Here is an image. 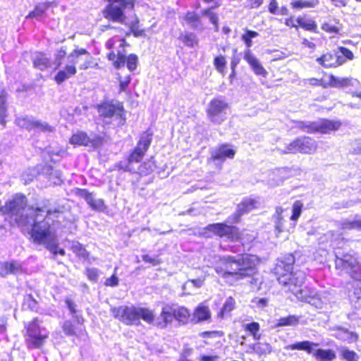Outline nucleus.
Segmentation results:
<instances>
[{"label":"nucleus","instance_id":"f257e3e1","mask_svg":"<svg viewBox=\"0 0 361 361\" xmlns=\"http://www.w3.org/2000/svg\"><path fill=\"white\" fill-rule=\"evenodd\" d=\"M26 200L22 195H16L8 200L0 209L10 215L11 221L19 227L32 226L31 238L33 242L44 245L54 256L65 255L63 249H59L55 233L51 228L49 216L51 210L44 211L40 208H29L25 210Z\"/></svg>","mask_w":361,"mask_h":361},{"label":"nucleus","instance_id":"f03ea898","mask_svg":"<svg viewBox=\"0 0 361 361\" xmlns=\"http://www.w3.org/2000/svg\"><path fill=\"white\" fill-rule=\"evenodd\" d=\"M258 263L255 255L244 254L238 258L224 256L215 265V271L225 282L233 286L240 280L248 276L250 271Z\"/></svg>","mask_w":361,"mask_h":361},{"label":"nucleus","instance_id":"7ed1b4c3","mask_svg":"<svg viewBox=\"0 0 361 361\" xmlns=\"http://www.w3.org/2000/svg\"><path fill=\"white\" fill-rule=\"evenodd\" d=\"M68 63L54 77L57 84H61L75 75L77 73L75 65L79 63V68L86 70L92 65V57L85 49H76L67 56Z\"/></svg>","mask_w":361,"mask_h":361},{"label":"nucleus","instance_id":"20e7f679","mask_svg":"<svg viewBox=\"0 0 361 361\" xmlns=\"http://www.w3.org/2000/svg\"><path fill=\"white\" fill-rule=\"evenodd\" d=\"M113 316L127 325H138L140 320L152 324L154 320L153 312L147 308L135 306H120L111 309Z\"/></svg>","mask_w":361,"mask_h":361},{"label":"nucleus","instance_id":"39448f33","mask_svg":"<svg viewBox=\"0 0 361 361\" xmlns=\"http://www.w3.org/2000/svg\"><path fill=\"white\" fill-rule=\"evenodd\" d=\"M126 40L120 37H114L106 42V47L111 51L108 54V59L114 61V66L119 68L127 63V67L130 71L137 68V56L135 54H130L126 57L124 47Z\"/></svg>","mask_w":361,"mask_h":361},{"label":"nucleus","instance_id":"423d86ee","mask_svg":"<svg viewBox=\"0 0 361 361\" xmlns=\"http://www.w3.org/2000/svg\"><path fill=\"white\" fill-rule=\"evenodd\" d=\"M288 263L284 266L286 273L278 276L277 280L280 284L287 286L288 290L296 296L298 292L304 289L302 286L305 283L306 275L304 271L300 270L289 273V271L292 269L291 264L294 261V257L291 255L288 258Z\"/></svg>","mask_w":361,"mask_h":361},{"label":"nucleus","instance_id":"0eeeda50","mask_svg":"<svg viewBox=\"0 0 361 361\" xmlns=\"http://www.w3.org/2000/svg\"><path fill=\"white\" fill-rule=\"evenodd\" d=\"M295 127L307 133L329 134L338 130L341 126L338 121L319 119L315 121H296Z\"/></svg>","mask_w":361,"mask_h":361},{"label":"nucleus","instance_id":"6e6552de","mask_svg":"<svg viewBox=\"0 0 361 361\" xmlns=\"http://www.w3.org/2000/svg\"><path fill=\"white\" fill-rule=\"evenodd\" d=\"M336 267L345 271L352 278L361 281V266L357 258L348 253H343L340 250L335 251Z\"/></svg>","mask_w":361,"mask_h":361},{"label":"nucleus","instance_id":"1a4fd4ad","mask_svg":"<svg viewBox=\"0 0 361 361\" xmlns=\"http://www.w3.org/2000/svg\"><path fill=\"white\" fill-rule=\"evenodd\" d=\"M25 341L30 348H39L49 337V332L44 328H41L37 319H33L27 326Z\"/></svg>","mask_w":361,"mask_h":361},{"label":"nucleus","instance_id":"9d476101","mask_svg":"<svg viewBox=\"0 0 361 361\" xmlns=\"http://www.w3.org/2000/svg\"><path fill=\"white\" fill-rule=\"evenodd\" d=\"M109 4L104 11V16L106 18L115 22L123 23L125 17L123 10L133 8V0H109Z\"/></svg>","mask_w":361,"mask_h":361},{"label":"nucleus","instance_id":"9b49d317","mask_svg":"<svg viewBox=\"0 0 361 361\" xmlns=\"http://www.w3.org/2000/svg\"><path fill=\"white\" fill-rule=\"evenodd\" d=\"M229 106L222 98L216 97L212 99L207 108V116L210 121L215 124H221L228 115Z\"/></svg>","mask_w":361,"mask_h":361},{"label":"nucleus","instance_id":"f8f14e48","mask_svg":"<svg viewBox=\"0 0 361 361\" xmlns=\"http://www.w3.org/2000/svg\"><path fill=\"white\" fill-rule=\"evenodd\" d=\"M296 298L317 309L325 307L329 302V299L325 293H318L316 290L307 287H304V289L298 292Z\"/></svg>","mask_w":361,"mask_h":361},{"label":"nucleus","instance_id":"ddd939ff","mask_svg":"<svg viewBox=\"0 0 361 361\" xmlns=\"http://www.w3.org/2000/svg\"><path fill=\"white\" fill-rule=\"evenodd\" d=\"M317 147V142L310 137H300L290 142L286 147V153L312 154Z\"/></svg>","mask_w":361,"mask_h":361},{"label":"nucleus","instance_id":"4468645a","mask_svg":"<svg viewBox=\"0 0 361 361\" xmlns=\"http://www.w3.org/2000/svg\"><path fill=\"white\" fill-rule=\"evenodd\" d=\"M258 35L257 32L254 31H247L243 35L242 39L245 43L247 50L245 53L244 59L252 67V70L257 75H266L267 72L262 66L259 61L252 54L250 47L252 46V39Z\"/></svg>","mask_w":361,"mask_h":361},{"label":"nucleus","instance_id":"2eb2a0df","mask_svg":"<svg viewBox=\"0 0 361 361\" xmlns=\"http://www.w3.org/2000/svg\"><path fill=\"white\" fill-rule=\"evenodd\" d=\"M98 112L100 116L104 118H112L113 121H116V125L118 126L124 125L126 122L124 109L121 106L104 103L99 106Z\"/></svg>","mask_w":361,"mask_h":361},{"label":"nucleus","instance_id":"dca6fc26","mask_svg":"<svg viewBox=\"0 0 361 361\" xmlns=\"http://www.w3.org/2000/svg\"><path fill=\"white\" fill-rule=\"evenodd\" d=\"M207 230L213 232L220 237H225L231 240L240 239V233L235 226H228L225 224H213L207 226Z\"/></svg>","mask_w":361,"mask_h":361},{"label":"nucleus","instance_id":"f3484780","mask_svg":"<svg viewBox=\"0 0 361 361\" xmlns=\"http://www.w3.org/2000/svg\"><path fill=\"white\" fill-rule=\"evenodd\" d=\"M151 141L152 135L148 133H145L141 135L137 147L128 158L129 164L133 162L138 163L142 160L151 144Z\"/></svg>","mask_w":361,"mask_h":361},{"label":"nucleus","instance_id":"a211bd4d","mask_svg":"<svg viewBox=\"0 0 361 361\" xmlns=\"http://www.w3.org/2000/svg\"><path fill=\"white\" fill-rule=\"evenodd\" d=\"M331 336L336 339L347 343H353L358 341L359 336L355 332L341 326H335L331 328Z\"/></svg>","mask_w":361,"mask_h":361},{"label":"nucleus","instance_id":"6ab92c4d","mask_svg":"<svg viewBox=\"0 0 361 361\" xmlns=\"http://www.w3.org/2000/svg\"><path fill=\"white\" fill-rule=\"evenodd\" d=\"M316 61L319 65L326 68H336L345 62V59L342 56H339V54L336 51L323 54L321 57L317 58Z\"/></svg>","mask_w":361,"mask_h":361},{"label":"nucleus","instance_id":"aec40b11","mask_svg":"<svg viewBox=\"0 0 361 361\" xmlns=\"http://www.w3.org/2000/svg\"><path fill=\"white\" fill-rule=\"evenodd\" d=\"M173 319H175L173 305H165L161 309L159 317L156 320V325L161 329L166 328Z\"/></svg>","mask_w":361,"mask_h":361},{"label":"nucleus","instance_id":"412c9836","mask_svg":"<svg viewBox=\"0 0 361 361\" xmlns=\"http://www.w3.org/2000/svg\"><path fill=\"white\" fill-rule=\"evenodd\" d=\"M235 154V151L230 148L228 145H222L212 152L211 157L208 161H224L226 158L233 159Z\"/></svg>","mask_w":361,"mask_h":361},{"label":"nucleus","instance_id":"4be33fe9","mask_svg":"<svg viewBox=\"0 0 361 361\" xmlns=\"http://www.w3.org/2000/svg\"><path fill=\"white\" fill-rule=\"evenodd\" d=\"M282 212L283 209L281 207H277L276 209L277 217L275 221V232L276 238H279L280 235H281V238L283 240H286L288 238V233L290 232V231L289 229L286 228V227L284 225L285 221L281 216Z\"/></svg>","mask_w":361,"mask_h":361},{"label":"nucleus","instance_id":"5701e85b","mask_svg":"<svg viewBox=\"0 0 361 361\" xmlns=\"http://www.w3.org/2000/svg\"><path fill=\"white\" fill-rule=\"evenodd\" d=\"M259 202L255 199L246 198L243 200L238 205L237 209V217H235V222L238 221L239 217L245 213L249 212L252 209L257 208L259 205Z\"/></svg>","mask_w":361,"mask_h":361},{"label":"nucleus","instance_id":"b1692460","mask_svg":"<svg viewBox=\"0 0 361 361\" xmlns=\"http://www.w3.org/2000/svg\"><path fill=\"white\" fill-rule=\"evenodd\" d=\"M22 271V266L17 262H6L0 264V275L3 277L9 274H17Z\"/></svg>","mask_w":361,"mask_h":361},{"label":"nucleus","instance_id":"393cba45","mask_svg":"<svg viewBox=\"0 0 361 361\" xmlns=\"http://www.w3.org/2000/svg\"><path fill=\"white\" fill-rule=\"evenodd\" d=\"M57 6L58 3L56 1L39 3L35 6L34 11H31L26 16V18H36L39 20L49 7Z\"/></svg>","mask_w":361,"mask_h":361},{"label":"nucleus","instance_id":"a878e982","mask_svg":"<svg viewBox=\"0 0 361 361\" xmlns=\"http://www.w3.org/2000/svg\"><path fill=\"white\" fill-rule=\"evenodd\" d=\"M95 142L94 140L91 139L85 133L82 131L74 133L70 139L71 144L77 145L94 146Z\"/></svg>","mask_w":361,"mask_h":361},{"label":"nucleus","instance_id":"bb28decb","mask_svg":"<svg viewBox=\"0 0 361 361\" xmlns=\"http://www.w3.org/2000/svg\"><path fill=\"white\" fill-rule=\"evenodd\" d=\"M348 298L351 306L356 309L361 308V287L355 286L348 291Z\"/></svg>","mask_w":361,"mask_h":361},{"label":"nucleus","instance_id":"cd10ccee","mask_svg":"<svg viewBox=\"0 0 361 361\" xmlns=\"http://www.w3.org/2000/svg\"><path fill=\"white\" fill-rule=\"evenodd\" d=\"M312 355L319 361H333L336 357L335 352L331 349L314 350Z\"/></svg>","mask_w":361,"mask_h":361},{"label":"nucleus","instance_id":"c85d7f7f","mask_svg":"<svg viewBox=\"0 0 361 361\" xmlns=\"http://www.w3.org/2000/svg\"><path fill=\"white\" fill-rule=\"evenodd\" d=\"M319 346V343H313L309 341H305L301 342H297L295 343H293L289 345L287 347L288 350H305L309 354H312L314 349L313 347Z\"/></svg>","mask_w":361,"mask_h":361},{"label":"nucleus","instance_id":"c756f323","mask_svg":"<svg viewBox=\"0 0 361 361\" xmlns=\"http://www.w3.org/2000/svg\"><path fill=\"white\" fill-rule=\"evenodd\" d=\"M210 317L211 313L208 307L200 304L195 308L192 319L196 322H200L209 319Z\"/></svg>","mask_w":361,"mask_h":361},{"label":"nucleus","instance_id":"7c9ffc66","mask_svg":"<svg viewBox=\"0 0 361 361\" xmlns=\"http://www.w3.org/2000/svg\"><path fill=\"white\" fill-rule=\"evenodd\" d=\"M319 4V0H291L290 2L292 8L297 10L313 8L317 7Z\"/></svg>","mask_w":361,"mask_h":361},{"label":"nucleus","instance_id":"2f4dec72","mask_svg":"<svg viewBox=\"0 0 361 361\" xmlns=\"http://www.w3.org/2000/svg\"><path fill=\"white\" fill-rule=\"evenodd\" d=\"M173 310L176 320L182 324L188 322L190 312L186 307L173 305Z\"/></svg>","mask_w":361,"mask_h":361},{"label":"nucleus","instance_id":"473e14b6","mask_svg":"<svg viewBox=\"0 0 361 361\" xmlns=\"http://www.w3.org/2000/svg\"><path fill=\"white\" fill-rule=\"evenodd\" d=\"M33 65L35 68L44 71L50 66L51 62L44 54L37 53L33 57Z\"/></svg>","mask_w":361,"mask_h":361},{"label":"nucleus","instance_id":"72a5a7b5","mask_svg":"<svg viewBox=\"0 0 361 361\" xmlns=\"http://www.w3.org/2000/svg\"><path fill=\"white\" fill-rule=\"evenodd\" d=\"M272 173L274 176V179L276 178V185H279L285 179L293 176L292 170L287 167L276 169L272 171Z\"/></svg>","mask_w":361,"mask_h":361},{"label":"nucleus","instance_id":"f704fd0d","mask_svg":"<svg viewBox=\"0 0 361 361\" xmlns=\"http://www.w3.org/2000/svg\"><path fill=\"white\" fill-rule=\"evenodd\" d=\"M179 39L181 40L185 46L189 47H194L198 44V39L196 35L192 32L182 33L179 37Z\"/></svg>","mask_w":361,"mask_h":361},{"label":"nucleus","instance_id":"c9c22d12","mask_svg":"<svg viewBox=\"0 0 361 361\" xmlns=\"http://www.w3.org/2000/svg\"><path fill=\"white\" fill-rule=\"evenodd\" d=\"M35 120V119L33 118L26 116L16 118V123L22 128H25L27 130H32L34 129Z\"/></svg>","mask_w":361,"mask_h":361},{"label":"nucleus","instance_id":"e433bc0d","mask_svg":"<svg viewBox=\"0 0 361 361\" xmlns=\"http://www.w3.org/2000/svg\"><path fill=\"white\" fill-rule=\"evenodd\" d=\"M299 322V318L295 315H290L286 317H281L277 320L276 326H295Z\"/></svg>","mask_w":361,"mask_h":361},{"label":"nucleus","instance_id":"4c0bfd02","mask_svg":"<svg viewBox=\"0 0 361 361\" xmlns=\"http://www.w3.org/2000/svg\"><path fill=\"white\" fill-rule=\"evenodd\" d=\"M128 25L131 32H133L135 37H145V30L140 28L139 26V19L137 16L135 17V19L130 23H128Z\"/></svg>","mask_w":361,"mask_h":361},{"label":"nucleus","instance_id":"58836bf2","mask_svg":"<svg viewBox=\"0 0 361 361\" xmlns=\"http://www.w3.org/2000/svg\"><path fill=\"white\" fill-rule=\"evenodd\" d=\"M298 25L304 28L306 30L312 31L317 28V25L314 21L312 20H307L305 18H298L296 20Z\"/></svg>","mask_w":361,"mask_h":361},{"label":"nucleus","instance_id":"ea45409f","mask_svg":"<svg viewBox=\"0 0 361 361\" xmlns=\"http://www.w3.org/2000/svg\"><path fill=\"white\" fill-rule=\"evenodd\" d=\"M341 355L346 361H358L359 356L353 351L346 347H342L340 349Z\"/></svg>","mask_w":361,"mask_h":361},{"label":"nucleus","instance_id":"a19ab883","mask_svg":"<svg viewBox=\"0 0 361 361\" xmlns=\"http://www.w3.org/2000/svg\"><path fill=\"white\" fill-rule=\"evenodd\" d=\"M357 217L358 215H355L353 219H346L341 221L340 226L343 230H357Z\"/></svg>","mask_w":361,"mask_h":361},{"label":"nucleus","instance_id":"79ce46f5","mask_svg":"<svg viewBox=\"0 0 361 361\" xmlns=\"http://www.w3.org/2000/svg\"><path fill=\"white\" fill-rule=\"evenodd\" d=\"M54 127L51 126L47 123L44 121L35 120L33 130L49 133L54 131Z\"/></svg>","mask_w":361,"mask_h":361},{"label":"nucleus","instance_id":"37998d69","mask_svg":"<svg viewBox=\"0 0 361 361\" xmlns=\"http://www.w3.org/2000/svg\"><path fill=\"white\" fill-rule=\"evenodd\" d=\"M349 81L348 78H337L334 75H331L329 80L331 85L335 87L347 86L349 84Z\"/></svg>","mask_w":361,"mask_h":361},{"label":"nucleus","instance_id":"c03bdc74","mask_svg":"<svg viewBox=\"0 0 361 361\" xmlns=\"http://www.w3.org/2000/svg\"><path fill=\"white\" fill-rule=\"evenodd\" d=\"M303 207L302 203L300 201H296L293 203V209H292V215L290 216V220L293 221H296L300 217L302 212V208Z\"/></svg>","mask_w":361,"mask_h":361},{"label":"nucleus","instance_id":"a18cd8bd","mask_svg":"<svg viewBox=\"0 0 361 361\" xmlns=\"http://www.w3.org/2000/svg\"><path fill=\"white\" fill-rule=\"evenodd\" d=\"M245 329L248 331L255 340L259 339L260 336L258 334L259 325L257 322H252L245 325Z\"/></svg>","mask_w":361,"mask_h":361},{"label":"nucleus","instance_id":"49530a36","mask_svg":"<svg viewBox=\"0 0 361 361\" xmlns=\"http://www.w3.org/2000/svg\"><path fill=\"white\" fill-rule=\"evenodd\" d=\"M214 65L216 69L219 73H221V74H224L225 68H226V59L222 56H216L214 59Z\"/></svg>","mask_w":361,"mask_h":361},{"label":"nucleus","instance_id":"de8ad7c7","mask_svg":"<svg viewBox=\"0 0 361 361\" xmlns=\"http://www.w3.org/2000/svg\"><path fill=\"white\" fill-rule=\"evenodd\" d=\"M72 250L79 257L86 259L88 256V253L85 247H82L79 243H75L72 245Z\"/></svg>","mask_w":361,"mask_h":361},{"label":"nucleus","instance_id":"09e8293b","mask_svg":"<svg viewBox=\"0 0 361 361\" xmlns=\"http://www.w3.org/2000/svg\"><path fill=\"white\" fill-rule=\"evenodd\" d=\"M185 21L193 28L198 27L199 17L193 12H188L185 18Z\"/></svg>","mask_w":361,"mask_h":361},{"label":"nucleus","instance_id":"8fccbe9b","mask_svg":"<svg viewBox=\"0 0 361 361\" xmlns=\"http://www.w3.org/2000/svg\"><path fill=\"white\" fill-rule=\"evenodd\" d=\"M202 16H207L209 18L210 22L215 25L216 30H218V20L219 18L217 15L212 12L211 9H205L202 11Z\"/></svg>","mask_w":361,"mask_h":361},{"label":"nucleus","instance_id":"3c124183","mask_svg":"<svg viewBox=\"0 0 361 361\" xmlns=\"http://www.w3.org/2000/svg\"><path fill=\"white\" fill-rule=\"evenodd\" d=\"M235 304V302L233 298H231V297L228 298L223 306L222 310H221V314L224 315V314L229 313L231 310H233L234 309Z\"/></svg>","mask_w":361,"mask_h":361},{"label":"nucleus","instance_id":"603ef678","mask_svg":"<svg viewBox=\"0 0 361 361\" xmlns=\"http://www.w3.org/2000/svg\"><path fill=\"white\" fill-rule=\"evenodd\" d=\"M90 207L94 210H102L104 204L102 199H95L93 195L91 196V201L87 202Z\"/></svg>","mask_w":361,"mask_h":361},{"label":"nucleus","instance_id":"864d4df0","mask_svg":"<svg viewBox=\"0 0 361 361\" xmlns=\"http://www.w3.org/2000/svg\"><path fill=\"white\" fill-rule=\"evenodd\" d=\"M66 54V49L65 47H61L57 51L55 54V63L56 64V68H59L62 65V60L65 58Z\"/></svg>","mask_w":361,"mask_h":361},{"label":"nucleus","instance_id":"5fc2aeb1","mask_svg":"<svg viewBox=\"0 0 361 361\" xmlns=\"http://www.w3.org/2000/svg\"><path fill=\"white\" fill-rule=\"evenodd\" d=\"M154 169V164L151 161L144 162L138 169L139 173L147 175Z\"/></svg>","mask_w":361,"mask_h":361},{"label":"nucleus","instance_id":"6e6d98bb","mask_svg":"<svg viewBox=\"0 0 361 361\" xmlns=\"http://www.w3.org/2000/svg\"><path fill=\"white\" fill-rule=\"evenodd\" d=\"M252 306L258 309H262L268 305V300L264 298H255L252 301Z\"/></svg>","mask_w":361,"mask_h":361},{"label":"nucleus","instance_id":"4d7b16f0","mask_svg":"<svg viewBox=\"0 0 361 361\" xmlns=\"http://www.w3.org/2000/svg\"><path fill=\"white\" fill-rule=\"evenodd\" d=\"M338 50L341 52V54H339V56H342V57L343 59H344V57H345V59H350V60H352L353 59V56H354L353 54L348 49L343 47H340L338 48Z\"/></svg>","mask_w":361,"mask_h":361},{"label":"nucleus","instance_id":"13d9d810","mask_svg":"<svg viewBox=\"0 0 361 361\" xmlns=\"http://www.w3.org/2000/svg\"><path fill=\"white\" fill-rule=\"evenodd\" d=\"M87 276L91 281H97L99 276V271L95 268H91L87 269Z\"/></svg>","mask_w":361,"mask_h":361},{"label":"nucleus","instance_id":"bf43d9fd","mask_svg":"<svg viewBox=\"0 0 361 361\" xmlns=\"http://www.w3.org/2000/svg\"><path fill=\"white\" fill-rule=\"evenodd\" d=\"M63 331L68 336H72L75 334L73 327L70 322H66L63 326Z\"/></svg>","mask_w":361,"mask_h":361},{"label":"nucleus","instance_id":"052dcab7","mask_svg":"<svg viewBox=\"0 0 361 361\" xmlns=\"http://www.w3.org/2000/svg\"><path fill=\"white\" fill-rule=\"evenodd\" d=\"M78 195L83 198L86 202H90L91 201V196L92 195V193H90L87 190L81 189L79 190L78 192Z\"/></svg>","mask_w":361,"mask_h":361},{"label":"nucleus","instance_id":"680f3d73","mask_svg":"<svg viewBox=\"0 0 361 361\" xmlns=\"http://www.w3.org/2000/svg\"><path fill=\"white\" fill-rule=\"evenodd\" d=\"M118 283V279L115 274L108 278L105 281V285L107 286H116Z\"/></svg>","mask_w":361,"mask_h":361},{"label":"nucleus","instance_id":"e2e57ef3","mask_svg":"<svg viewBox=\"0 0 361 361\" xmlns=\"http://www.w3.org/2000/svg\"><path fill=\"white\" fill-rule=\"evenodd\" d=\"M130 76H126L123 78V80H120V90L121 91H125L128 86L130 82Z\"/></svg>","mask_w":361,"mask_h":361},{"label":"nucleus","instance_id":"0e129e2a","mask_svg":"<svg viewBox=\"0 0 361 361\" xmlns=\"http://www.w3.org/2000/svg\"><path fill=\"white\" fill-rule=\"evenodd\" d=\"M6 117V106H4V105H0V123L3 126H5Z\"/></svg>","mask_w":361,"mask_h":361},{"label":"nucleus","instance_id":"69168bd1","mask_svg":"<svg viewBox=\"0 0 361 361\" xmlns=\"http://www.w3.org/2000/svg\"><path fill=\"white\" fill-rule=\"evenodd\" d=\"M305 84H309L312 86H322V80L314 78H308L305 80Z\"/></svg>","mask_w":361,"mask_h":361},{"label":"nucleus","instance_id":"338daca9","mask_svg":"<svg viewBox=\"0 0 361 361\" xmlns=\"http://www.w3.org/2000/svg\"><path fill=\"white\" fill-rule=\"evenodd\" d=\"M142 259L145 262L151 263L153 265H157V264H159V261L157 259H155L152 258V257H150L148 255H143L142 256Z\"/></svg>","mask_w":361,"mask_h":361},{"label":"nucleus","instance_id":"774afa93","mask_svg":"<svg viewBox=\"0 0 361 361\" xmlns=\"http://www.w3.org/2000/svg\"><path fill=\"white\" fill-rule=\"evenodd\" d=\"M323 29L331 33H337L338 32V29L336 26H333L329 24H325L323 26Z\"/></svg>","mask_w":361,"mask_h":361}]
</instances>
